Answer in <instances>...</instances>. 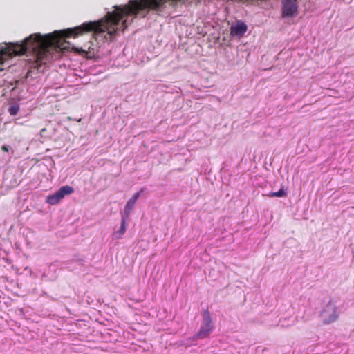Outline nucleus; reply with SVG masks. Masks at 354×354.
<instances>
[{"mask_svg": "<svg viewBox=\"0 0 354 354\" xmlns=\"http://www.w3.org/2000/svg\"><path fill=\"white\" fill-rule=\"evenodd\" d=\"M286 195V193L283 189H280L278 192H271L270 196L272 197H283Z\"/></svg>", "mask_w": 354, "mask_h": 354, "instance_id": "9", "label": "nucleus"}, {"mask_svg": "<svg viewBox=\"0 0 354 354\" xmlns=\"http://www.w3.org/2000/svg\"><path fill=\"white\" fill-rule=\"evenodd\" d=\"M129 222V219H127L125 218H122L121 219V225L118 230L115 231L113 233V239H120L123 234L125 233L127 230V225Z\"/></svg>", "mask_w": 354, "mask_h": 354, "instance_id": "6", "label": "nucleus"}, {"mask_svg": "<svg viewBox=\"0 0 354 354\" xmlns=\"http://www.w3.org/2000/svg\"><path fill=\"white\" fill-rule=\"evenodd\" d=\"M296 323L295 318L290 317L288 318L281 319L279 320V324L281 327L286 328L293 326Z\"/></svg>", "mask_w": 354, "mask_h": 354, "instance_id": "7", "label": "nucleus"}, {"mask_svg": "<svg viewBox=\"0 0 354 354\" xmlns=\"http://www.w3.org/2000/svg\"><path fill=\"white\" fill-rule=\"evenodd\" d=\"M10 149V147L9 146H6V145L2 146V150H3L4 151L8 152Z\"/></svg>", "mask_w": 354, "mask_h": 354, "instance_id": "10", "label": "nucleus"}, {"mask_svg": "<svg viewBox=\"0 0 354 354\" xmlns=\"http://www.w3.org/2000/svg\"><path fill=\"white\" fill-rule=\"evenodd\" d=\"M141 192H142V190L140 192L136 193L127 201V203L124 208V210L121 212V216L122 218L129 219L131 212L132 209L134 208L136 201L139 198Z\"/></svg>", "mask_w": 354, "mask_h": 354, "instance_id": "4", "label": "nucleus"}, {"mask_svg": "<svg viewBox=\"0 0 354 354\" xmlns=\"http://www.w3.org/2000/svg\"><path fill=\"white\" fill-rule=\"evenodd\" d=\"M247 31V26L243 22H238L231 27V33L233 36H242Z\"/></svg>", "mask_w": 354, "mask_h": 354, "instance_id": "5", "label": "nucleus"}, {"mask_svg": "<svg viewBox=\"0 0 354 354\" xmlns=\"http://www.w3.org/2000/svg\"><path fill=\"white\" fill-rule=\"evenodd\" d=\"M339 315V310L333 301H329L321 312L323 322L330 324L335 322Z\"/></svg>", "mask_w": 354, "mask_h": 354, "instance_id": "1", "label": "nucleus"}, {"mask_svg": "<svg viewBox=\"0 0 354 354\" xmlns=\"http://www.w3.org/2000/svg\"><path fill=\"white\" fill-rule=\"evenodd\" d=\"M203 321L201 326L199 332L196 335V337L204 339L207 337L214 328V324L211 318L210 313L208 310L203 313Z\"/></svg>", "mask_w": 354, "mask_h": 354, "instance_id": "2", "label": "nucleus"}, {"mask_svg": "<svg viewBox=\"0 0 354 354\" xmlns=\"http://www.w3.org/2000/svg\"><path fill=\"white\" fill-rule=\"evenodd\" d=\"M8 111L11 115H16L19 111V106L17 103L10 104Z\"/></svg>", "mask_w": 354, "mask_h": 354, "instance_id": "8", "label": "nucleus"}, {"mask_svg": "<svg viewBox=\"0 0 354 354\" xmlns=\"http://www.w3.org/2000/svg\"><path fill=\"white\" fill-rule=\"evenodd\" d=\"M73 192V188L68 185L62 186L53 194L49 195L46 198V203L54 205L57 204L66 195H69Z\"/></svg>", "mask_w": 354, "mask_h": 354, "instance_id": "3", "label": "nucleus"}]
</instances>
